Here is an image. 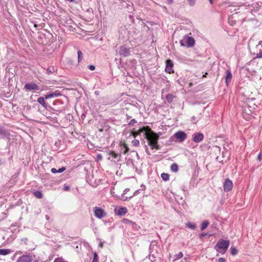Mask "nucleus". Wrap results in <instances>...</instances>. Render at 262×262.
I'll use <instances>...</instances> for the list:
<instances>
[{
  "label": "nucleus",
  "mask_w": 262,
  "mask_h": 262,
  "mask_svg": "<svg viewBox=\"0 0 262 262\" xmlns=\"http://www.w3.org/2000/svg\"><path fill=\"white\" fill-rule=\"evenodd\" d=\"M230 244L229 240L220 239L214 247L215 249L219 252L224 254L228 249Z\"/></svg>",
  "instance_id": "nucleus-2"
},
{
  "label": "nucleus",
  "mask_w": 262,
  "mask_h": 262,
  "mask_svg": "<svg viewBox=\"0 0 262 262\" xmlns=\"http://www.w3.org/2000/svg\"><path fill=\"white\" fill-rule=\"evenodd\" d=\"M207 74V73H206L204 75H203V77H206V75Z\"/></svg>",
  "instance_id": "nucleus-53"
},
{
  "label": "nucleus",
  "mask_w": 262,
  "mask_h": 262,
  "mask_svg": "<svg viewBox=\"0 0 262 262\" xmlns=\"http://www.w3.org/2000/svg\"><path fill=\"white\" fill-rule=\"evenodd\" d=\"M45 99H46L44 97H39L37 99V102L41 104L45 108H47L48 105L46 104V103L45 101Z\"/></svg>",
  "instance_id": "nucleus-17"
},
{
  "label": "nucleus",
  "mask_w": 262,
  "mask_h": 262,
  "mask_svg": "<svg viewBox=\"0 0 262 262\" xmlns=\"http://www.w3.org/2000/svg\"><path fill=\"white\" fill-rule=\"evenodd\" d=\"M133 145L135 146H138L139 145V141L137 139H134L132 142Z\"/></svg>",
  "instance_id": "nucleus-30"
},
{
  "label": "nucleus",
  "mask_w": 262,
  "mask_h": 262,
  "mask_svg": "<svg viewBox=\"0 0 262 262\" xmlns=\"http://www.w3.org/2000/svg\"><path fill=\"white\" fill-rule=\"evenodd\" d=\"M78 54V62H80L82 60V53L81 51H78L77 52Z\"/></svg>",
  "instance_id": "nucleus-28"
},
{
  "label": "nucleus",
  "mask_w": 262,
  "mask_h": 262,
  "mask_svg": "<svg viewBox=\"0 0 262 262\" xmlns=\"http://www.w3.org/2000/svg\"><path fill=\"white\" fill-rule=\"evenodd\" d=\"M209 224V222L208 221H203L202 223L201 227V230H203L205 229L208 227Z\"/></svg>",
  "instance_id": "nucleus-21"
},
{
  "label": "nucleus",
  "mask_w": 262,
  "mask_h": 262,
  "mask_svg": "<svg viewBox=\"0 0 262 262\" xmlns=\"http://www.w3.org/2000/svg\"><path fill=\"white\" fill-rule=\"evenodd\" d=\"M231 254L232 255H235L237 254L238 251L234 247H231L230 248Z\"/></svg>",
  "instance_id": "nucleus-25"
},
{
  "label": "nucleus",
  "mask_w": 262,
  "mask_h": 262,
  "mask_svg": "<svg viewBox=\"0 0 262 262\" xmlns=\"http://www.w3.org/2000/svg\"><path fill=\"white\" fill-rule=\"evenodd\" d=\"M136 123H137V121L135 119H133L131 120L128 123V125H129V126H132V125H133L134 124H135Z\"/></svg>",
  "instance_id": "nucleus-33"
},
{
  "label": "nucleus",
  "mask_w": 262,
  "mask_h": 262,
  "mask_svg": "<svg viewBox=\"0 0 262 262\" xmlns=\"http://www.w3.org/2000/svg\"><path fill=\"white\" fill-rule=\"evenodd\" d=\"M97 158L98 160H102V156L101 155L98 154L97 155Z\"/></svg>",
  "instance_id": "nucleus-44"
},
{
  "label": "nucleus",
  "mask_w": 262,
  "mask_h": 262,
  "mask_svg": "<svg viewBox=\"0 0 262 262\" xmlns=\"http://www.w3.org/2000/svg\"><path fill=\"white\" fill-rule=\"evenodd\" d=\"M174 137L179 140V142H183L187 138V135L183 131L179 130L174 135Z\"/></svg>",
  "instance_id": "nucleus-5"
},
{
  "label": "nucleus",
  "mask_w": 262,
  "mask_h": 262,
  "mask_svg": "<svg viewBox=\"0 0 262 262\" xmlns=\"http://www.w3.org/2000/svg\"><path fill=\"white\" fill-rule=\"evenodd\" d=\"M33 260L32 256L30 254L23 255L19 257L16 262H31Z\"/></svg>",
  "instance_id": "nucleus-6"
},
{
  "label": "nucleus",
  "mask_w": 262,
  "mask_h": 262,
  "mask_svg": "<svg viewBox=\"0 0 262 262\" xmlns=\"http://www.w3.org/2000/svg\"><path fill=\"white\" fill-rule=\"evenodd\" d=\"M130 118H131L130 116L127 115V119H130Z\"/></svg>",
  "instance_id": "nucleus-52"
},
{
  "label": "nucleus",
  "mask_w": 262,
  "mask_h": 262,
  "mask_svg": "<svg viewBox=\"0 0 262 262\" xmlns=\"http://www.w3.org/2000/svg\"><path fill=\"white\" fill-rule=\"evenodd\" d=\"M256 57L258 58H262V51H261L259 53L257 54Z\"/></svg>",
  "instance_id": "nucleus-40"
},
{
  "label": "nucleus",
  "mask_w": 262,
  "mask_h": 262,
  "mask_svg": "<svg viewBox=\"0 0 262 262\" xmlns=\"http://www.w3.org/2000/svg\"><path fill=\"white\" fill-rule=\"evenodd\" d=\"M28 242V239L27 238H24L21 239V244H27Z\"/></svg>",
  "instance_id": "nucleus-36"
},
{
  "label": "nucleus",
  "mask_w": 262,
  "mask_h": 262,
  "mask_svg": "<svg viewBox=\"0 0 262 262\" xmlns=\"http://www.w3.org/2000/svg\"><path fill=\"white\" fill-rule=\"evenodd\" d=\"M214 151L215 152H220L221 151V148L220 147H218L217 146H215L214 147Z\"/></svg>",
  "instance_id": "nucleus-37"
},
{
  "label": "nucleus",
  "mask_w": 262,
  "mask_h": 262,
  "mask_svg": "<svg viewBox=\"0 0 262 262\" xmlns=\"http://www.w3.org/2000/svg\"><path fill=\"white\" fill-rule=\"evenodd\" d=\"M170 169L172 171L176 172L178 171V165L176 163H173L170 166Z\"/></svg>",
  "instance_id": "nucleus-20"
},
{
  "label": "nucleus",
  "mask_w": 262,
  "mask_h": 262,
  "mask_svg": "<svg viewBox=\"0 0 262 262\" xmlns=\"http://www.w3.org/2000/svg\"><path fill=\"white\" fill-rule=\"evenodd\" d=\"M61 94L58 91H56L55 92H51L50 93L45 95V98L48 99L51 98L57 97L61 96Z\"/></svg>",
  "instance_id": "nucleus-13"
},
{
  "label": "nucleus",
  "mask_w": 262,
  "mask_h": 262,
  "mask_svg": "<svg viewBox=\"0 0 262 262\" xmlns=\"http://www.w3.org/2000/svg\"><path fill=\"white\" fill-rule=\"evenodd\" d=\"M186 43L187 47H192L195 43V40L192 37L186 36Z\"/></svg>",
  "instance_id": "nucleus-14"
},
{
  "label": "nucleus",
  "mask_w": 262,
  "mask_h": 262,
  "mask_svg": "<svg viewBox=\"0 0 262 262\" xmlns=\"http://www.w3.org/2000/svg\"><path fill=\"white\" fill-rule=\"evenodd\" d=\"M118 52L121 56H123L124 57L128 56L130 54L129 49L125 46H121L119 48Z\"/></svg>",
  "instance_id": "nucleus-7"
},
{
  "label": "nucleus",
  "mask_w": 262,
  "mask_h": 262,
  "mask_svg": "<svg viewBox=\"0 0 262 262\" xmlns=\"http://www.w3.org/2000/svg\"><path fill=\"white\" fill-rule=\"evenodd\" d=\"M70 189V186L68 185L64 186V190L66 191H68Z\"/></svg>",
  "instance_id": "nucleus-43"
},
{
  "label": "nucleus",
  "mask_w": 262,
  "mask_h": 262,
  "mask_svg": "<svg viewBox=\"0 0 262 262\" xmlns=\"http://www.w3.org/2000/svg\"><path fill=\"white\" fill-rule=\"evenodd\" d=\"M24 88L29 91H38L39 90V86L35 83H29L25 84Z\"/></svg>",
  "instance_id": "nucleus-9"
},
{
  "label": "nucleus",
  "mask_w": 262,
  "mask_h": 262,
  "mask_svg": "<svg viewBox=\"0 0 262 262\" xmlns=\"http://www.w3.org/2000/svg\"><path fill=\"white\" fill-rule=\"evenodd\" d=\"M124 191H127V189H126L124 190Z\"/></svg>",
  "instance_id": "nucleus-55"
},
{
  "label": "nucleus",
  "mask_w": 262,
  "mask_h": 262,
  "mask_svg": "<svg viewBox=\"0 0 262 262\" xmlns=\"http://www.w3.org/2000/svg\"><path fill=\"white\" fill-rule=\"evenodd\" d=\"M167 1L168 2V4H172L173 2V0H167Z\"/></svg>",
  "instance_id": "nucleus-48"
},
{
  "label": "nucleus",
  "mask_w": 262,
  "mask_h": 262,
  "mask_svg": "<svg viewBox=\"0 0 262 262\" xmlns=\"http://www.w3.org/2000/svg\"><path fill=\"white\" fill-rule=\"evenodd\" d=\"M127 212V210L125 207H120L119 208L117 214L118 215L122 216L125 215Z\"/></svg>",
  "instance_id": "nucleus-15"
},
{
  "label": "nucleus",
  "mask_w": 262,
  "mask_h": 262,
  "mask_svg": "<svg viewBox=\"0 0 262 262\" xmlns=\"http://www.w3.org/2000/svg\"><path fill=\"white\" fill-rule=\"evenodd\" d=\"M145 135V138L148 140V144L150 147L152 149L155 148L159 150L160 149V146L158 144V141L159 138V136L150 129L148 132H146Z\"/></svg>",
  "instance_id": "nucleus-1"
},
{
  "label": "nucleus",
  "mask_w": 262,
  "mask_h": 262,
  "mask_svg": "<svg viewBox=\"0 0 262 262\" xmlns=\"http://www.w3.org/2000/svg\"><path fill=\"white\" fill-rule=\"evenodd\" d=\"M233 187V184L231 181L228 179H226L224 183V190L225 192L230 191Z\"/></svg>",
  "instance_id": "nucleus-10"
},
{
  "label": "nucleus",
  "mask_w": 262,
  "mask_h": 262,
  "mask_svg": "<svg viewBox=\"0 0 262 262\" xmlns=\"http://www.w3.org/2000/svg\"><path fill=\"white\" fill-rule=\"evenodd\" d=\"M257 160L258 161H259V162L261 161V154L260 153L259 154V155H258V157H257Z\"/></svg>",
  "instance_id": "nucleus-45"
},
{
  "label": "nucleus",
  "mask_w": 262,
  "mask_h": 262,
  "mask_svg": "<svg viewBox=\"0 0 262 262\" xmlns=\"http://www.w3.org/2000/svg\"><path fill=\"white\" fill-rule=\"evenodd\" d=\"M34 27H37V25L36 24L34 25Z\"/></svg>",
  "instance_id": "nucleus-54"
},
{
  "label": "nucleus",
  "mask_w": 262,
  "mask_h": 262,
  "mask_svg": "<svg viewBox=\"0 0 262 262\" xmlns=\"http://www.w3.org/2000/svg\"><path fill=\"white\" fill-rule=\"evenodd\" d=\"M99 246L101 247V248H102L103 247V243L102 242H100L99 244Z\"/></svg>",
  "instance_id": "nucleus-47"
},
{
  "label": "nucleus",
  "mask_w": 262,
  "mask_h": 262,
  "mask_svg": "<svg viewBox=\"0 0 262 262\" xmlns=\"http://www.w3.org/2000/svg\"><path fill=\"white\" fill-rule=\"evenodd\" d=\"M175 97H176L174 95L171 94H169L166 96V99L168 103H170L173 101V99Z\"/></svg>",
  "instance_id": "nucleus-19"
},
{
  "label": "nucleus",
  "mask_w": 262,
  "mask_h": 262,
  "mask_svg": "<svg viewBox=\"0 0 262 262\" xmlns=\"http://www.w3.org/2000/svg\"><path fill=\"white\" fill-rule=\"evenodd\" d=\"M161 178L164 181H167L169 179V176L168 174L166 173H163L161 174Z\"/></svg>",
  "instance_id": "nucleus-26"
},
{
  "label": "nucleus",
  "mask_w": 262,
  "mask_h": 262,
  "mask_svg": "<svg viewBox=\"0 0 262 262\" xmlns=\"http://www.w3.org/2000/svg\"><path fill=\"white\" fill-rule=\"evenodd\" d=\"M122 145H123V147L125 148L123 153L124 154H126L128 152V151H129V148L127 146V145L125 143H123Z\"/></svg>",
  "instance_id": "nucleus-29"
},
{
  "label": "nucleus",
  "mask_w": 262,
  "mask_h": 262,
  "mask_svg": "<svg viewBox=\"0 0 262 262\" xmlns=\"http://www.w3.org/2000/svg\"><path fill=\"white\" fill-rule=\"evenodd\" d=\"M123 221V223L125 224H129L132 225H133L134 224H135L134 222H133L132 221L128 220L127 219H124Z\"/></svg>",
  "instance_id": "nucleus-31"
},
{
  "label": "nucleus",
  "mask_w": 262,
  "mask_h": 262,
  "mask_svg": "<svg viewBox=\"0 0 262 262\" xmlns=\"http://www.w3.org/2000/svg\"><path fill=\"white\" fill-rule=\"evenodd\" d=\"M175 256H176V258H175V259H174V261H176V260H178V259H180V258H182V257H183V254L182 253V252H179L178 254H177L175 255Z\"/></svg>",
  "instance_id": "nucleus-27"
},
{
  "label": "nucleus",
  "mask_w": 262,
  "mask_h": 262,
  "mask_svg": "<svg viewBox=\"0 0 262 262\" xmlns=\"http://www.w3.org/2000/svg\"><path fill=\"white\" fill-rule=\"evenodd\" d=\"M10 133L6 129L2 127H0V139L5 138H9Z\"/></svg>",
  "instance_id": "nucleus-12"
},
{
  "label": "nucleus",
  "mask_w": 262,
  "mask_h": 262,
  "mask_svg": "<svg viewBox=\"0 0 262 262\" xmlns=\"http://www.w3.org/2000/svg\"><path fill=\"white\" fill-rule=\"evenodd\" d=\"M108 155L112 156L111 157H110L108 158V160H111L115 163L118 162L120 161V155L116 153L114 151H109Z\"/></svg>",
  "instance_id": "nucleus-4"
},
{
  "label": "nucleus",
  "mask_w": 262,
  "mask_h": 262,
  "mask_svg": "<svg viewBox=\"0 0 262 262\" xmlns=\"http://www.w3.org/2000/svg\"><path fill=\"white\" fill-rule=\"evenodd\" d=\"M190 6H193L195 3V0H187Z\"/></svg>",
  "instance_id": "nucleus-35"
},
{
  "label": "nucleus",
  "mask_w": 262,
  "mask_h": 262,
  "mask_svg": "<svg viewBox=\"0 0 262 262\" xmlns=\"http://www.w3.org/2000/svg\"><path fill=\"white\" fill-rule=\"evenodd\" d=\"M51 172H53V173H56L58 172V171H57V170L56 168H52L51 169Z\"/></svg>",
  "instance_id": "nucleus-42"
},
{
  "label": "nucleus",
  "mask_w": 262,
  "mask_h": 262,
  "mask_svg": "<svg viewBox=\"0 0 262 262\" xmlns=\"http://www.w3.org/2000/svg\"><path fill=\"white\" fill-rule=\"evenodd\" d=\"M66 169V168L64 167H62L60 168H59L57 171L58 173H61L63 171H64Z\"/></svg>",
  "instance_id": "nucleus-38"
},
{
  "label": "nucleus",
  "mask_w": 262,
  "mask_h": 262,
  "mask_svg": "<svg viewBox=\"0 0 262 262\" xmlns=\"http://www.w3.org/2000/svg\"><path fill=\"white\" fill-rule=\"evenodd\" d=\"M11 252L10 249H0V254L3 255H6L9 254Z\"/></svg>",
  "instance_id": "nucleus-23"
},
{
  "label": "nucleus",
  "mask_w": 262,
  "mask_h": 262,
  "mask_svg": "<svg viewBox=\"0 0 262 262\" xmlns=\"http://www.w3.org/2000/svg\"><path fill=\"white\" fill-rule=\"evenodd\" d=\"M186 227L188 228H190L191 229H195V228H196V225L194 223H188L187 224H186Z\"/></svg>",
  "instance_id": "nucleus-24"
},
{
  "label": "nucleus",
  "mask_w": 262,
  "mask_h": 262,
  "mask_svg": "<svg viewBox=\"0 0 262 262\" xmlns=\"http://www.w3.org/2000/svg\"><path fill=\"white\" fill-rule=\"evenodd\" d=\"M180 43L182 46H184V44L183 43V42L182 40H181Z\"/></svg>",
  "instance_id": "nucleus-50"
},
{
  "label": "nucleus",
  "mask_w": 262,
  "mask_h": 262,
  "mask_svg": "<svg viewBox=\"0 0 262 262\" xmlns=\"http://www.w3.org/2000/svg\"><path fill=\"white\" fill-rule=\"evenodd\" d=\"M146 127H143L142 128L139 129L137 131H135L132 133L133 136L134 137H136L138 135H139L141 133L145 132L146 133Z\"/></svg>",
  "instance_id": "nucleus-18"
},
{
  "label": "nucleus",
  "mask_w": 262,
  "mask_h": 262,
  "mask_svg": "<svg viewBox=\"0 0 262 262\" xmlns=\"http://www.w3.org/2000/svg\"><path fill=\"white\" fill-rule=\"evenodd\" d=\"M226 73L227 74L226 77V83L227 85H228L229 82L231 81L232 79V74L229 70H227L226 71Z\"/></svg>",
  "instance_id": "nucleus-16"
},
{
  "label": "nucleus",
  "mask_w": 262,
  "mask_h": 262,
  "mask_svg": "<svg viewBox=\"0 0 262 262\" xmlns=\"http://www.w3.org/2000/svg\"><path fill=\"white\" fill-rule=\"evenodd\" d=\"M95 215L98 219H102L106 215V213L101 208L95 207L94 208Z\"/></svg>",
  "instance_id": "nucleus-3"
},
{
  "label": "nucleus",
  "mask_w": 262,
  "mask_h": 262,
  "mask_svg": "<svg viewBox=\"0 0 262 262\" xmlns=\"http://www.w3.org/2000/svg\"><path fill=\"white\" fill-rule=\"evenodd\" d=\"M89 69L91 71H93L95 69V67L93 65H90L89 66Z\"/></svg>",
  "instance_id": "nucleus-39"
},
{
  "label": "nucleus",
  "mask_w": 262,
  "mask_h": 262,
  "mask_svg": "<svg viewBox=\"0 0 262 262\" xmlns=\"http://www.w3.org/2000/svg\"><path fill=\"white\" fill-rule=\"evenodd\" d=\"M34 195L38 199H41L43 197L42 192L40 191H35L33 192Z\"/></svg>",
  "instance_id": "nucleus-22"
},
{
  "label": "nucleus",
  "mask_w": 262,
  "mask_h": 262,
  "mask_svg": "<svg viewBox=\"0 0 262 262\" xmlns=\"http://www.w3.org/2000/svg\"><path fill=\"white\" fill-rule=\"evenodd\" d=\"M166 67H165V71L166 72L171 74L173 73V71L172 70V68L173 66V64L172 61L170 59H167L166 60Z\"/></svg>",
  "instance_id": "nucleus-8"
},
{
  "label": "nucleus",
  "mask_w": 262,
  "mask_h": 262,
  "mask_svg": "<svg viewBox=\"0 0 262 262\" xmlns=\"http://www.w3.org/2000/svg\"><path fill=\"white\" fill-rule=\"evenodd\" d=\"M92 262H98V256L96 253L94 254V257Z\"/></svg>",
  "instance_id": "nucleus-34"
},
{
  "label": "nucleus",
  "mask_w": 262,
  "mask_h": 262,
  "mask_svg": "<svg viewBox=\"0 0 262 262\" xmlns=\"http://www.w3.org/2000/svg\"><path fill=\"white\" fill-rule=\"evenodd\" d=\"M54 72V68H49L47 70V73L48 74H51Z\"/></svg>",
  "instance_id": "nucleus-32"
},
{
  "label": "nucleus",
  "mask_w": 262,
  "mask_h": 262,
  "mask_svg": "<svg viewBox=\"0 0 262 262\" xmlns=\"http://www.w3.org/2000/svg\"><path fill=\"white\" fill-rule=\"evenodd\" d=\"M204 139V135L201 133H196L193 135L192 140L195 143H199Z\"/></svg>",
  "instance_id": "nucleus-11"
},
{
  "label": "nucleus",
  "mask_w": 262,
  "mask_h": 262,
  "mask_svg": "<svg viewBox=\"0 0 262 262\" xmlns=\"http://www.w3.org/2000/svg\"><path fill=\"white\" fill-rule=\"evenodd\" d=\"M207 235V233H201L200 235V236L201 238H202L203 237L206 236Z\"/></svg>",
  "instance_id": "nucleus-46"
},
{
  "label": "nucleus",
  "mask_w": 262,
  "mask_h": 262,
  "mask_svg": "<svg viewBox=\"0 0 262 262\" xmlns=\"http://www.w3.org/2000/svg\"><path fill=\"white\" fill-rule=\"evenodd\" d=\"M146 152H147V154L148 155H150V153H149V151H148V148H147V147H146Z\"/></svg>",
  "instance_id": "nucleus-49"
},
{
  "label": "nucleus",
  "mask_w": 262,
  "mask_h": 262,
  "mask_svg": "<svg viewBox=\"0 0 262 262\" xmlns=\"http://www.w3.org/2000/svg\"><path fill=\"white\" fill-rule=\"evenodd\" d=\"M209 1L210 3L211 4H212V3H213V0H209Z\"/></svg>",
  "instance_id": "nucleus-51"
},
{
  "label": "nucleus",
  "mask_w": 262,
  "mask_h": 262,
  "mask_svg": "<svg viewBox=\"0 0 262 262\" xmlns=\"http://www.w3.org/2000/svg\"><path fill=\"white\" fill-rule=\"evenodd\" d=\"M225 261H226V259L225 258H223V257H221L218 260V262H225Z\"/></svg>",
  "instance_id": "nucleus-41"
}]
</instances>
